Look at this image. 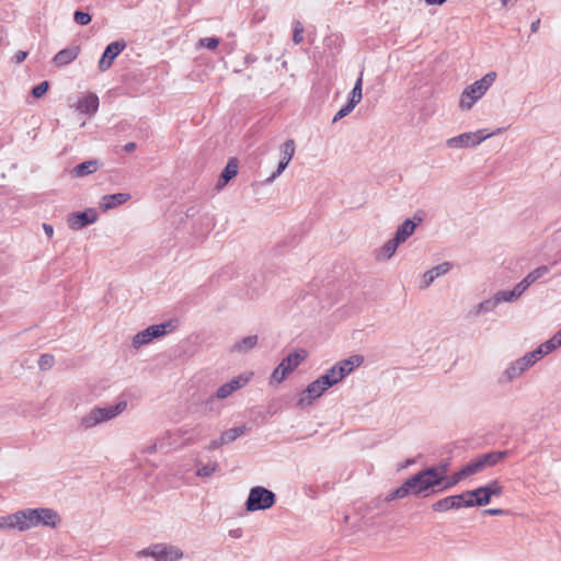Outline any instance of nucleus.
I'll list each match as a JSON object with an SVG mask.
<instances>
[{
	"label": "nucleus",
	"instance_id": "nucleus-9",
	"mask_svg": "<svg viewBox=\"0 0 561 561\" xmlns=\"http://www.w3.org/2000/svg\"><path fill=\"white\" fill-rule=\"evenodd\" d=\"M535 365L529 353H525L523 356L506 364L499 376V383L508 385L522 378Z\"/></svg>",
	"mask_w": 561,
	"mask_h": 561
},
{
	"label": "nucleus",
	"instance_id": "nucleus-40",
	"mask_svg": "<svg viewBox=\"0 0 561 561\" xmlns=\"http://www.w3.org/2000/svg\"><path fill=\"white\" fill-rule=\"evenodd\" d=\"M54 365V357L49 354H44L38 359V367L42 370L50 369Z\"/></svg>",
	"mask_w": 561,
	"mask_h": 561
},
{
	"label": "nucleus",
	"instance_id": "nucleus-39",
	"mask_svg": "<svg viewBox=\"0 0 561 561\" xmlns=\"http://www.w3.org/2000/svg\"><path fill=\"white\" fill-rule=\"evenodd\" d=\"M305 28L299 21L294 23V35L293 41L295 44H300L304 41Z\"/></svg>",
	"mask_w": 561,
	"mask_h": 561
},
{
	"label": "nucleus",
	"instance_id": "nucleus-23",
	"mask_svg": "<svg viewBox=\"0 0 561 561\" xmlns=\"http://www.w3.org/2000/svg\"><path fill=\"white\" fill-rule=\"evenodd\" d=\"M131 198L129 193H115L111 195H104L100 199V208L106 213L113 208H116Z\"/></svg>",
	"mask_w": 561,
	"mask_h": 561
},
{
	"label": "nucleus",
	"instance_id": "nucleus-35",
	"mask_svg": "<svg viewBox=\"0 0 561 561\" xmlns=\"http://www.w3.org/2000/svg\"><path fill=\"white\" fill-rule=\"evenodd\" d=\"M363 98V72L359 73L355 85L350 94V99L347 104H350L352 107H355Z\"/></svg>",
	"mask_w": 561,
	"mask_h": 561
},
{
	"label": "nucleus",
	"instance_id": "nucleus-16",
	"mask_svg": "<svg viewBox=\"0 0 561 561\" xmlns=\"http://www.w3.org/2000/svg\"><path fill=\"white\" fill-rule=\"evenodd\" d=\"M98 213L93 208H88L82 213H72L67 217V225L72 230H81L84 227L96 222Z\"/></svg>",
	"mask_w": 561,
	"mask_h": 561
},
{
	"label": "nucleus",
	"instance_id": "nucleus-47",
	"mask_svg": "<svg viewBox=\"0 0 561 561\" xmlns=\"http://www.w3.org/2000/svg\"><path fill=\"white\" fill-rule=\"evenodd\" d=\"M27 57V51H24V50H19L15 53V55L13 56V60L16 62V64H21L25 60V58Z\"/></svg>",
	"mask_w": 561,
	"mask_h": 561
},
{
	"label": "nucleus",
	"instance_id": "nucleus-14",
	"mask_svg": "<svg viewBox=\"0 0 561 561\" xmlns=\"http://www.w3.org/2000/svg\"><path fill=\"white\" fill-rule=\"evenodd\" d=\"M488 459L489 458H485L484 460L474 461L472 463L465 466L458 472L449 477V480L445 485H443L442 490L451 488L459 483L460 481H462L463 479L482 471L486 466H492L495 463L494 461H488Z\"/></svg>",
	"mask_w": 561,
	"mask_h": 561
},
{
	"label": "nucleus",
	"instance_id": "nucleus-44",
	"mask_svg": "<svg viewBox=\"0 0 561 561\" xmlns=\"http://www.w3.org/2000/svg\"><path fill=\"white\" fill-rule=\"evenodd\" d=\"M73 20L80 25H87L91 22V15L87 12L76 11Z\"/></svg>",
	"mask_w": 561,
	"mask_h": 561
},
{
	"label": "nucleus",
	"instance_id": "nucleus-51",
	"mask_svg": "<svg viewBox=\"0 0 561 561\" xmlns=\"http://www.w3.org/2000/svg\"><path fill=\"white\" fill-rule=\"evenodd\" d=\"M553 336L557 341H559V344L561 345V329Z\"/></svg>",
	"mask_w": 561,
	"mask_h": 561
},
{
	"label": "nucleus",
	"instance_id": "nucleus-28",
	"mask_svg": "<svg viewBox=\"0 0 561 561\" xmlns=\"http://www.w3.org/2000/svg\"><path fill=\"white\" fill-rule=\"evenodd\" d=\"M415 228L416 224L411 219H407L398 227L393 239L402 244L414 233Z\"/></svg>",
	"mask_w": 561,
	"mask_h": 561
},
{
	"label": "nucleus",
	"instance_id": "nucleus-26",
	"mask_svg": "<svg viewBox=\"0 0 561 561\" xmlns=\"http://www.w3.org/2000/svg\"><path fill=\"white\" fill-rule=\"evenodd\" d=\"M79 54H80L79 46L67 47L65 49H61L60 51H58L55 55L53 62L55 64L56 67H64V66L69 65L73 60H76L78 58Z\"/></svg>",
	"mask_w": 561,
	"mask_h": 561
},
{
	"label": "nucleus",
	"instance_id": "nucleus-30",
	"mask_svg": "<svg viewBox=\"0 0 561 561\" xmlns=\"http://www.w3.org/2000/svg\"><path fill=\"white\" fill-rule=\"evenodd\" d=\"M100 168L98 160L84 161L73 168L72 174L77 178H82L96 172Z\"/></svg>",
	"mask_w": 561,
	"mask_h": 561
},
{
	"label": "nucleus",
	"instance_id": "nucleus-42",
	"mask_svg": "<svg viewBox=\"0 0 561 561\" xmlns=\"http://www.w3.org/2000/svg\"><path fill=\"white\" fill-rule=\"evenodd\" d=\"M531 284L533 280L529 278V276L526 275L514 288L517 295L520 297Z\"/></svg>",
	"mask_w": 561,
	"mask_h": 561
},
{
	"label": "nucleus",
	"instance_id": "nucleus-48",
	"mask_svg": "<svg viewBox=\"0 0 561 561\" xmlns=\"http://www.w3.org/2000/svg\"><path fill=\"white\" fill-rule=\"evenodd\" d=\"M484 514L492 515V516H499L503 515L504 511L501 508H489L484 511Z\"/></svg>",
	"mask_w": 561,
	"mask_h": 561
},
{
	"label": "nucleus",
	"instance_id": "nucleus-4",
	"mask_svg": "<svg viewBox=\"0 0 561 561\" xmlns=\"http://www.w3.org/2000/svg\"><path fill=\"white\" fill-rule=\"evenodd\" d=\"M126 409L127 402L125 400L105 407H94L79 419L78 426L83 431L91 430L117 417Z\"/></svg>",
	"mask_w": 561,
	"mask_h": 561
},
{
	"label": "nucleus",
	"instance_id": "nucleus-38",
	"mask_svg": "<svg viewBox=\"0 0 561 561\" xmlns=\"http://www.w3.org/2000/svg\"><path fill=\"white\" fill-rule=\"evenodd\" d=\"M219 45V39L217 37H205L201 38L197 43L198 48H208V49H216Z\"/></svg>",
	"mask_w": 561,
	"mask_h": 561
},
{
	"label": "nucleus",
	"instance_id": "nucleus-18",
	"mask_svg": "<svg viewBox=\"0 0 561 561\" xmlns=\"http://www.w3.org/2000/svg\"><path fill=\"white\" fill-rule=\"evenodd\" d=\"M126 44L123 41H116L108 44L99 60L100 71H106L113 64L114 59L125 49Z\"/></svg>",
	"mask_w": 561,
	"mask_h": 561
},
{
	"label": "nucleus",
	"instance_id": "nucleus-12",
	"mask_svg": "<svg viewBox=\"0 0 561 561\" xmlns=\"http://www.w3.org/2000/svg\"><path fill=\"white\" fill-rule=\"evenodd\" d=\"M330 389L328 382L322 376L310 382L307 388L299 394L297 404L300 408L310 407L316 400L321 398L323 393Z\"/></svg>",
	"mask_w": 561,
	"mask_h": 561
},
{
	"label": "nucleus",
	"instance_id": "nucleus-50",
	"mask_svg": "<svg viewBox=\"0 0 561 561\" xmlns=\"http://www.w3.org/2000/svg\"><path fill=\"white\" fill-rule=\"evenodd\" d=\"M135 148H136V144L135 142H128V144H126L124 146V150L127 151V152L133 151Z\"/></svg>",
	"mask_w": 561,
	"mask_h": 561
},
{
	"label": "nucleus",
	"instance_id": "nucleus-25",
	"mask_svg": "<svg viewBox=\"0 0 561 561\" xmlns=\"http://www.w3.org/2000/svg\"><path fill=\"white\" fill-rule=\"evenodd\" d=\"M257 342H259L257 335L244 336V337L236 341L231 345L230 352L233 354H239V355L248 354L257 345Z\"/></svg>",
	"mask_w": 561,
	"mask_h": 561
},
{
	"label": "nucleus",
	"instance_id": "nucleus-22",
	"mask_svg": "<svg viewBox=\"0 0 561 561\" xmlns=\"http://www.w3.org/2000/svg\"><path fill=\"white\" fill-rule=\"evenodd\" d=\"M99 105L100 102L98 95L95 93L88 92L80 98L75 108L82 114L92 116L98 112Z\"/></svg>",
	"mask_w": 561,
	"mask_h": 561
},
{
	"label": "nucleus",
	"instance_id": "nucleus-8",
	"mask_svg": "<svg viewBox=\"0 0 561 561\" xmlns=\"http://www.w3.org/2000/svg\"><path fill=\"white\" fill-rule=\"evenodd\" d=\"M137 557L151 558L154 561H179L184 557V553L175 545L158 542L139 550Z\"/></svg>",
	"mask_w": 561,
	"mask_h": 561
},
{
	"label": "nucleus",
	"instance_id": "nucleus-31",
	"mask_svg": "<svg viewBox=\"0 0 561 561\" xmlns=\"http://www.w3.org/2000/svg\"><path fill=\"white\" fill-rule=\"evenodd\" d=\"M168 438L161 437L150 443L142 449L144 454H168L170 449L168 448Z\"/></svg>",
	"mask_w": 561,
	"mask_h": 561
},
{
	"label": "nucleus",
	"instance_id": "nucleus-6",
	"mask_svg": "<svg viewBox=\"0 0 561 561\" xmlns=\"http://www.w3.org/2000/svg\"><path fill=\"white\" fill-rule=\"evenodd\" d=\"M502 131V128H497L492 133H486L485 129H478L474 131L461 133L457 136L450 137L445 141V145L449 149L461 150L472 149L480 146L484 140L491 138Z\"/></svg>",
	"mask_w": 561,
	"mask_h": 561
},
{
	"label": "nucleus",
	"instance_id": "nucleus-17",
	"mask_svg": "<svg viewBox=\"0 0 561 561\" xmlns=\"http://www.w3.org/2000/svg\"><path fill=\"white\" fill-rule=\"evenodd\" d=\"M190 469L199 478H208L218 469V465L211 458H190Z\"/></svg>",
	"mask_w": 561,
	"mask_h": 561
},
{
	"label": "nucleus",
	"instance_id": "nucleus-34",
	"mask_svg": "<svg viewBox=\"0 0 561 561\" xmlns=\"http://www.w3.org/2000/svg\"><path fill=\"white\" fill-rule=\"evenodd\" d=\"M410 494H413V488L410 482V479H408L401 486L397 488L396 490L391 491L387 496L386 501L391 502L398 499H403Z\"/></svg>",
	"mask_w": 561,
	"mask_h": 561
},
{
	"label": "nucleus",
	"instance_id": "nucleus-45",
	"mask_svg": "<svg viewBox=\"0 0 561 561\" xmlns=\"http://www.w3.org/2000/svg\"><path fill=\"white\" fill-rule=\"evenodd\" d=\"M49 84L47 81H43L33 88L32 94L34 98H42L48 90Z\"/></svg>",
	"mask_w": 561,
	"mask_h": 561
},
{
	"label": "nucleus",
	"instance_id": "nucleus-15",
	"mask_svg": "<svg viewBox=\"0 0 561 561\" xmlns=\"http://www.w3.org/2000/svg\"><path fill=\"white\" fill-rule=\"evenodd\" d=\"M462 507H472V502L471 500H468L466 492L458 495L446 496L433 504V510L435 512H447L449 510H459Z\"/></svg>",
	"mask_w": 561,
	"mask_h": 561
},
{
	"label": "nucleus",
	"instance_id": "nucleus-53",
	"mask_svg": "<svg viewBox=\"0 0 561 561\" xmlns=\"http://www.w3.org/2000/svg\"><path fill=\"white\" fill-rule=\"evenodd\" d=\"M539 21L535 22L531 24V30L535 32L537 30V25H538Z\"/></svg>",
	"mask_w": 561,
	"mask_h": 561
},
{
	"label": "nucleus",
	"instance_id": "nucleus-32",
	"mask_svg": "<svg viewBox=\"0 0 561 561\" xmlns=\"http://www.w3.org/2000/svg\"><path fill=\"white\" fill-rule=\"evenodd\" d=\"M497 307H499V304L493 295V296L484 299L477 306H474L472 312L474 316H481V314L494 311Z\"/></svg>",
	"mask_w": 561,
	"mask_h": 561
},
{
	"label": "nucleus",
	"instance_id": "nucleus-10",
	"mask_svg": "<svg viewBox=\"0 0 561 561\" xmlns=\"http://www.w3.org/2000/svg\"><path fill=\"white\" fill-rule=\"evenodd\" d=\"M275 503V494L263 488L254 486L250 490L245 508L249 512L263 511L272 507Z\"/></svg>",
	"mask_w": 561,
	"mask_h": 561
},
{
	"label": "nucleus",
	"instance_id": "nucleus-19",
	"mask_svg": "<svg viewBox=\"0 0 561 561\" xmlns=\"http://www.w3.org/2000/svg\"><path fill=\"white\" fill-rule=\"evenodd\" d=\"M453 268L451 263L443 262L426 272L421 276V287H430L438 277L447 275Z\"/></svg>",
	"mask_w": 561,
	"mask_h": 561
},
{
	"label": "nucleus",
	"instance_id": "nucleus-43",
	"mask_svg": "<svg viewBox=\"0 0 561 561\" xmlns=\"http://www.w3.org/2000/svg\"><path fill=\"white\" fill-rule=\"evenodd\" d=\"M531 284L533 280L529 278V276L526 275L514 288L517 295L520 297Z\"/></svg>",
	"mask_w": 561,
	"mask_h": 561
},
{
	"label": "nucleus",
	"instance_id": "nucleus-46",
	"mask_svg": "<svg viewBox=\"0 0 561 561\" xmlns=\"http://www.w3.org/2000/svg\"><path fill=\"white\" fill-rule=\"evenodd\" d=\"M354 110V107H352L350 104H346L344 105L342 108H340L337 111V113L334 115L333 117V123H336L337 121H340L341 118L345 117L346 115H348L352 111Z\"/></svg>",
	"mask_w": 561,
	"mask_h": 561
},
{
	"label": "nucleus",
	"instance_id": "nucleus-5",
	"mask_svg": "<svg viewBox=\"0 0 561 561\" xmlns=\"http://www.w3.org/2000/svg\"><path fill=\"white\" fill-rule=\"evenodd\" d=\"M307 357L308 352L304 348L289 353L272 371L268 385L278 387Z\"/></svg>",
	"mask_w": 561,
	"mask_h": 561
},
{
	"label": "nucleus",
	"instance_id": "nucleus-54",
	"mask_svg": "<svg viewBox=\"0 0 561 561\" xmlns=\"http://www.w3.org/2000/svg\"><path fill=\"white\" fill-rule=\"evenodd\" d=\"M485 456L491 457V456H495V455L494 454H486ZM496 456H503V454L499 453Z\"/></svg>",
	"mask_w": 561,
	"mask_h": 561
},
{
	"label": "nucleus",
	"instance_id": "nucleus-11",
	"mask_svg": "<svg viewBox=\"0 0 561 561\" xmlns=\"http://www.w3.org/2000/svg\"><path fill=\"white\" fill-rule=\"evenodd\" d=\"M503 492L502 485L497 481L480 486L478 489L466 491V496L471 500L473 506H484L491 502L493 496H499Z\"/></svg>",
	"mask_w": 561,
	"mask_h": 561
},
{
	"label": "nucleus",
	"instance_id": "nucleus-21",
	"mask_svg": "<svg viewBox=\"0 0 561 561\" xmlns=\"http://www.w3.org/2000/svg\"><path fill=\"white\" fill-rule=\"evenodd\" d=\"M364 363V356L353 354L344 359L336 362L333 366L337 369L343 379L351 375L355 369L360 367Z\"/></svg>",
	"mask_w": 561,
	"mask_h": 561
},
{
	"label": "nucleus",
	"instance_id": "nucleus-52",
	"mask_svg": "<svg viewBox=\"0 0 561 561\" xmlns=\"http://www.w3.org/2000/svg\"><path fill=\"white\" fill-rule=\"evenodd\" d=\"M512 0H500L503 8H505Z\"/></svg>",
	"mask_w": 561,
	"mask_h": 561
},
{
	"label": "nucleus",
	"instance_id": "nucleus-20",
	"mask_svg": "<svg viewBox=\"0 0 561 561\" xmlns=\"http://www.w3.org/2000/svg\"><path fill=\"white\" fill-rule=\"evenodd\" d=\"M282 158L277 165L276 171L268 178V181H274L277 176H279L284 170L287 168L288 163L293 159L295 154V142L293 139L286 140L280 147Z\"/></svg>",
	"mask_w": 561,
	"mask_h": 561
},
{
	"label": "nucleus",
	"instance_id": "nucleus-49",
	"mask_svg": "<svg viewBox=\"0 0 561 561\" xmlns=\"http://www.w3.org/2000/svg\"><path fill=\"white\" fill-rule=\"evenodd\" d=\"M43 229L48 238L54 236V227L51 225L43 224Z\"/></svg>",
	"mask_w": 561,
	"mask_h": 561
},
{
	"label": "nucleus",
	"instance_id": "nucleus-13",
	"mask_svg": "<svg viewBox=\"0 0 561 561\" xmlns=\"http://www.w3.org/2000/svg\"><path fill=\"white\" fill-rule=\"evenodd\" d=\"M254 373L253 371H243L233 378H231L229 381L222 383L217 390H216V398L218 400H224L233 394L239 389L244 388L253 378Z\"/></svg>",
	"mask_w": 561,
	"mask_h": 561
},
{
	"label": "nucleus",
	"instance_id": "nucleus-27",
	"mask_svg": "<svg viewBox=\"0 0 561 561\" xmlns=\"http://www.w3.org/2000/svg\"><path fill=\"white\" fill-rule=\"evenodd\" d=\"M400 245L393 238L388 240L383 245L375 252V259L378 262H386L390 260L397 252L398 247Z\"/></svg>",
	"mask_w": 561,
	"mask_h": 561
},
{
	"label": "nucleus",
	"instance_id": "nucleus-33",
	"mask_svg": "<svg viewBox=\"0 0 561 561\" xmlns=\"http://www.w3.org/2000/svg\"><path fill=\"white\" fill-rule=\"evenodd\" d=\"M247 431V427L244 425L232 427L224 432L220 436L219 443H215V446L221 445V444H228L243 435Z\"/></svg>",
	"mask_w": 561,
	"mask_h": 561
},
{
	"label": "nucleus",
	"instance_id": "nucleus-41",
	"mask_svg": "<svg viewBox=\"0 0 561 561\" xmlns=\"http://www.w3.org/2000/svg\"><path fill=\"white\" fill-rule=\"evenodd\" d=\"M548 271H549L548 267L542 265V266H539V267L533 270L530 273L527 274V276H529V278L533 280V283H535L539 278L543 277L548 273Z\"/></svg>",
	"mask_w": 561,
	"mask_h": 561
},
{
	"label": "nucleus",
	"instance_id": "nucleus-3",
	"mask_svg": "<svg viewBox=\"0 0 561 561\" xmlns=\"http://www.w3.org/2000/svg\"><path fill=\"white\" fill-rule=\"evenodd\" d=\"M409 479L413 488V495H427L430 490L443 483L445 485L449 477H447V466L439 465L426 468Z\"/></svg>",
	"mask_w": 561,
	"mask_h": 561
},
{
	"label": "nucleus",
	"instance_id": "nucleus-7",
	"mask_svg": "<svg viewBox=\"0 0 561 561\" xmlns=\"http://www.w3.org/2000/svg\"><path fill=\"white\" fill-rule=\"evenodd\" d=\"M179 327L178 319H170L165 322L153 324L148 327L147 329L139 331L133 337V346L135 348H139L144 345L151 343L156 339H160L174 332Z\"/></svg>",
	"mask_w": 561,
	"mask_h": 561
},
{
	"label": "nucleus",
	"instance_id": "nucleus-55",
	"mask_svg": "<svg viewBox=\"0 0 561 561\" xmlns=\"http://www.w3.org/2000/svg\"><path fill=\"white\" fill-rule=\"evenodd\" d=\"M410 463V461H407L403 466H401V468H407Z\"/></svg>",
	"mask_w": 561,
	"mask_h": 561
},
{
	"label": "nucleus",
	"instance_id": "nucleus-37",
	"mask_svg": "<svg viewBox=\"0 0 561 561\" xmlns=\"http://www.w3.org/2000/svg\"><path fill=\"white\" fill-rule=\"evenodd\" d=\"M323 379L328 382L330 388L334 387L335 385L342 382L344 379L339 374L337 369L332 366L330 367L323 375H321Z\"/></svg>",
	"mask_w": 561,
	"mask_h": 561
},
{
	"label": "nucleus",
	"instance_id": "nucleus-24",
	"mask_svg": "<svg viewBox=\"0 0 561 561\" xmlns=\"http://www.w3.org/2000/svg\"><path fill=\"white\" fill-rule=\"evenodd\" d=\"M561 345L559 344V341L556 340L554 336L547 340L542 344H540L537 348L534 351L528 352L535 364H537L542 357L547 356L548 354L552 353L557 348H559Z\"/></svg>",
	"mask_w": 561,
	"mask_h": 561
},
{
	"label": "nucleus",
	"instance_id": "nucleus-29",
	"mask_svg": "<svg viewBox=\"0 0 561 561\" xmlns=\"http://www.w3.org/2000/svg\"><path fill=\"white\" fill-rule=\"evenodd\" d=\"M239 163L236 158H231L224 171L221 172L218 187H224L231 179L238 174Z\"/></svg>",
	"mask_w": 561,
	"mask_h": 561
},
{
	"label": "nucleus",
	"instance_id": "nucleus-1",
	"mask_svg": "<svg viewBox=\"0 0 561 561\" xmlns=\"http://www.w3.org/2000/svg\"><path fill=\"white\" fill-rule=\"evenodd\" d=\"M61 523L57 511L49 507H27L0 515V531L26 533L38 527L57 528Z\"/></svg>",
	"mask_w": 561,
	"mask_h": 561
},
{
	"label": "nucleus",
	"instance_id": "nucleus-2",
	"mask_svg": "<svg viewBox=\"0 0 561 561\" xmlns=\"http://www.w3.org/2000/svg\"><path fill=\"white\" fill-rule=\"evenodd\" d=\"M497 79L495 71L485 73L479 80L468 84L461 91L458 100V108L461 112H469L488 93Z\"/></svg>",
	"mask_w": 561,
	"mask_h": 561
},
{
	"label": "nucleus",
	"instance_id": "nucleus-36",
	"mask_svg": "<svg viewBox=\"0 0 561 561\" xmlns=\"http://www.w3.org/2000/svg\"><path fill=\"white\" fill-rule=\"evenodd\" d=\"M494 297L499 305L503 304V302H514L519 299V296L517 295L515 288H513L511 290H508V289L499 290L494 294Z\"/></svg>",
	"mask_w": 561,
	"mask_h": 561
}]
</instances>
